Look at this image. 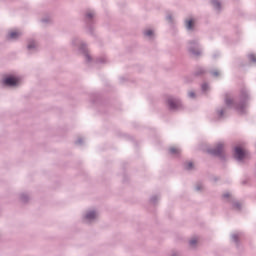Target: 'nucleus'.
<instances>
[{
	"instance_id": "3",
	"label": "nucleus",
	"mask_w": 256,
	"mask_h": 256,
	"mask_svg": "<svg viewBox=\"0 0 256 256\" xmlns=\"http://www.w3.org/2000/svg\"><path fill=\"white\" fill-rule=\"evenodd\" d=\"M168 105L170 109H177L181 105V102H179V100L170 98L168 99Z\"/></svg>"
},
{
	"instance_id": "14",
	"label": "nucleus",
	"mask_w": 256,
	"mask_h": 256,
	"mask_svg": "<svg viewBox=\"0 0 256 256\" xmlns=\"http://www.w3.org/2000/svg\"><path fill=\"white\" fill-rule=\"evenodd\" d=\"M250 59H251V61H256V58L253 55L250 56Z\"/></svg>"
},
{
	"instance_id": "5",
	"label": "nucleus",
	"mask_w": 256,
	"mask_h": 256,
	"mask_svg": "<svg viewBox=\"0 0 256 256\" xmlns=\"http://www.w3.org/2000/svg\"><path fill=\"white\" fill-rule=\"evenodd\" d=\"M193 25H195V20L190 19V20H187V21H186V27H187V29H189V30L193 29Z\"/></svg>"
},
{
	"instance_id": "1",
	"label": "nucleus",
	"mask_w": 256,
	"mask_h": 256,
	"mask_svg": "<svg viewBox=\"0 0 256 256\" xmlns=\"http://www.w3.org/2000/svg\"><path fill=\"white\" fill-rule=\"evenodd\" d=\"M234 157L238 159V161H243V159H247V157H249V152L245 150V148L237 146L234 149Z\"/></svg>"
},
{
	"instance_id": "7",
	"label": "nucleus",
	"mask_w": 256,
	"mask_h": 256,
	"mask_svg": "<svg viewBox=\"0 0 256 256\" xmlns=\"http://www.w3.org/2000/svg\"><path fill=\"white\" fill-rule=\"evenodd\" d=\"M169 151L172 155H179L181 153V151L177 147H171Z\"/></svg>"
},
{
	"instance_id": "11",
	"label": "nucleus",
	"mask_w": 256,
	"mask_h": 256,
	"mask_svg": "<svg viewBox=\"0 0 256 256\" xmlns=\"http://www.w3.org/2000/svg\"><path fill=\"white\" fill-rule=\"evenodd\" d=\"M145 35H146L147 37H151V35H153V31H152V30H147V31L145 32Z\"/></svg>"
},
{
	"instance_id": "6",
	"label": "nucleus",
	"mask_w": 256,
	"mask_h": 256,
	"mask_svg": "<svg viewBox=\"0 0 256 256\" xmlns=\"http://www.w3.org/2000/svg\"><path fill=\"white\" fill-rule=\"evenodd\" d=\"M222 151H223V144H218L216 150L213 153L214 155H221Z\"/></svg>"
},
{
	"instance_id": "17",
	"label": "nucleus",
	"mask_w": 256,
	"mask_h": 256,
	"mask_svg": "<svg viewBox=\"0 0 256 256\" xmlns=\"http://www.w3.org/2000/svg\"><path fill=\"white\" fill-rule=\"evenodd\" d=\"M87 17H89V18L93 17V13H88Z\"/></svg>"
},
{
	"instance_id": "15",
	"label": "nucleus",
	"mask_w": 256,
	"mask_h": 256,
	"mask_svg": "<svg viewBox=\"0 0 256 256\" xmlns=\"http://www.w3.org/2000/svg\"><path fill=\"white\" fill-rule=\"evenodd\" d=\"M202 89H203L204 91H206V90H207V85L204 84V85L202 86Z\"/></svg>"
},
{
	"instance_id": "2",
	"label": "nucleus",
	"mask_w": 256,
	"mask_h": 256,
	"mask_svg": "<svg viewBox=\"0 0 256 256\" xmlns=\"http://www.w3.org/2000/svg\"><path fill=\"white\" fill-rule=\"evenodd\" d=\"M21 79L15 76H8L3 80L4 85H8L9 87H15V85H19Z\"/></svg>"
},
{
	"instance_id": "19",
	"label": "nucleus",
	"mask_w": 256,
	"mask_h": 256,
	"mask_svg": "<svg viewBox=\"0 0 256 256\" xmlns=\"http://www.w3.org/2000/svg\"><path fill=\"white\" fill-rule=\"evenodd\" d=\"M226 103L229 105V100H227Z\"/></svg>"
},
{
	"instance_id": "12",
	"label": "nucleus",
	"mask_w": 256,
	"mask_h": 256,
	"mask_svg": "<svg viewBox=\"0 0 256 256\" xmlns=\"http://www.w3.org/2000/svg\"><path fill=\"white\" fill-rule=\"evenodd\" d=\"M197 243V239H192L191 241H190V245H195Z\"/></svg>"
},
{
	"instance_id": "18",
	"label": "nucleus",
	"mask_w": 256,
	"mask_h": 256,
	"mask_svg": "<svg viewBox=\"0 0 256 256\" xmlns=\"http://www.w3.org/2000/svg\"><path fill=\"white\" fill-rule=\"evenodd\" d=\"M224 197H230V194H224Z\"/></svg>"
},
{
	"instance_id": "10",
	"label": "nucleus",
	"mask_w": 256,
	"mask_h": 256,
	"mask_svg": "<svg viewBox=\"0 0 256 256\" xmlns=\"http://www.w3.org/2000/svg\"><path fill=\"white\" fill-rule=\"evenodd\" d=\"M212 3H213V5H215V7H216L217 9H219V7H220L219 1L213 0Z\"/></svg>"
},
{
	"instance_id": "8",
	"label": "nucleus",
	"mask_w": 256,
	"mask_h": 256,
	"mask_svg": "<svg viewBox=\"0 0 256 256\" xmlns=\"http://www.w3.org/2000/svg\"><path fill=\"white\" fill-rule=\"evenodd\" d=\"M95 217H97V213H95L93 211L88 212L86 215V219H95Z\"/></svg>"
},
{
	"instance_id": "16",
	"label": "nucleus",
	"mask_w": 256,
	"mask_h": 256,
	"mask_svg": "<svg viewBox=\"0 0 256 256\" xmlns=\"http://www.w3.org/2000/svg\"><path fill=\"white\" fill-rule=\"evenodd\" d=\"M189 97H195V93L190 92V93H189Z\"/></svg>"
},
{
	"instance_id": "4",
	"label": "nucleus",
	"mask_w": 256,
	"mask_h": 256,
	"mask_svg": "<svg viewBox=\"0 0 256 256\" xmlns=\"http://www.w3.org/2000/svg\"><path fill=\"white\" fill-rule=\"evenodd\" d=\"M18 37H21V32L19 31H11L8 35L10 39H17Z\"/></svg>"
},
{
	"instance_id": "9",
	"label": "nucleus",
	"mask_w": 256,
	"mask_h": 256,
	"mask_svg": "<svg viewBox=\"0 0 256 256\" xmlns=\"http://www.w3.org/2000/svg\"><path fill=\"white\" fill-rule=\"evenodd\" d=\"M185 168L188 170L193 169V162H187Z\"/></svg>"
},
{
	"instance_id": "13",
	"label": "nucleus",
	"mask_w": 256,
	"mask_h": 256,
	"mask_svg": "<svg viewBox=\"0 0 256 256\" xmlns=\"http://www.w3.org/2000/svg\"><path fill=\"white\" fill-rule=\"evenodd\" d=\"M33 47H35V43H33V45L32 44L28 45V49H33Z\"/></svg>"
}]
</instances>
